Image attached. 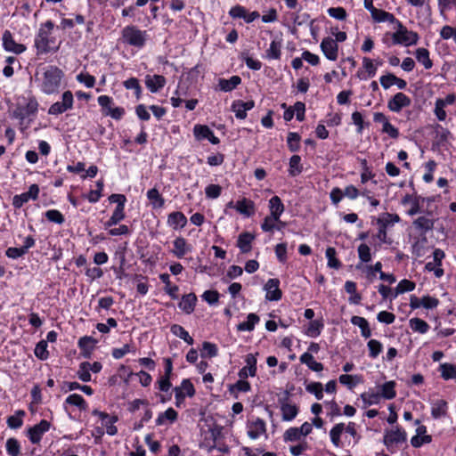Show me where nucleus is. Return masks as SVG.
<instances>
[{
    "label": "nucleus",
    "mask_w": 456,
    "mask_h": 456,
    "mask_svg": "<svg viewBox=\"0 0 456 456\" xmlns=\"http://www.w3.org/2000/svg\"><path fill=\"white\" fill-rule=\"evenodd\" d=\"M45 218L52 223L62 224L65 222L64 216L57 209H49L45 213Z\"/></svg>",
    "instance_id": "obj_49"
},
{
    "label": "nucleus",
    "mask_w": 456,
    "mask_h": 456,
    "mask_svg": "<svg viewBox=\"0 0 456 456\" xmlns=\"http://www.w3.org/2000/svg\"><path fill=\"white\" fill-rule=\"evenodd\" d=\"M281 43L280 41L273 40L269 49L266 51V56L269 59L279 60L281 58Z\"/></svg>",
    "instance_id": "obj_52"
},
{
    "label": "nucleus",
    "mask_w": 456,
    "mask_h": 456,
    "mask_svg": "<svg viewBox=\"0 0 456 456\" xmlns=\"http://www.w3.org/2000/svg\"><path fill=\"white\" fill-rule=\"evenodd\" d=\"M229 15L233 19H243L247 23L254 21L260 16L258 12H248L244 6L239 4L231 8Z\"/></svg>",
    "instance_id": "obj_12"
},
{
    "label": "nucleus",
    "mask_w": 456,
    "mask_h": 456,
    "mask_svg": "<svg viewBox=\"0 0 456 456\" xmlns=\"http://www.w3.org/2000/svg\"><path fill=\"white\" fill-rule=\"evenodd\" d=\"M47 341L45 340H40L35 347L34 354L35 355L42 361H45L48 359L49 357V352L47 350Z\"/></svg>",
    "instance_id": "obj_46"
},
{
    "label": "nucleus",
    "mask_w": 456,
    "mask_h": 456,
    "mask_svg": "<svg viewBox=\"0 0 456 456\" xmlns=\"http://www.w3.org/2000/svg\"><path fill=\"white\" fill-rule=\"evenodd\" d=\"M369 348V355L370 358H376L382 351L383 346L382 344L376 339L369 340L368 344Z\"/></svg>",
    "instance_id": "obj_63"
},
{
    "label": "nucleus",
    "mask_w": 456,
    "mask_h": 456,
    "mask_svg": "<svg viewBox=\"0 0 456 456\" xmlns=\"http://www.w3.org/2000/svg\"><path fill=\"white\" fill-rule=\"evenodd\" d=\"M98 340L91 336L81 337L77 341V346L80 354L85 358H90L94 351Z\"/></svg>",
    "instance_id": "obj_14"
},
{
    "label": "nucleus",
    "mask_w": 456,
    "mask_h": 456,
    "mask_svg": "<svg viewBox=\"0 0 456 456\" xmlns=\"http://www.w3.org/2000/svg\"><path fill=\"white\" fill-rule=\"evenodd\" d=\"M351 322L361 329V333L363 338H369L371 336L369 322L365 318L354 315L351 318Z\"/></svg>",
    "instance_id": "obj_36"
},
{
    "label": "nucleus",
    "mask_w": 456,
    "mask_h": 456,
    "mask_svg": "<svg viewBox=\"0 0 456 456\" xmlns=\"http://www.w3.org/2000/svg\"><path fill=\"white\" fill-rule=\"evenodd\" d=\"M345 430V424L344 423H338L336 424L330 432V436L332 444L336 447H339L341 445V440L340 436Z\"/></svg>",
    "instance_id": "obj_44"
},
{
    "label": "nucleus",
    "mask_w": 456,
    "mask_h": 456,
    "mask_svg": "<svg viewBox=\"0 0 456 456\" xmlns=\"http://www.w3.org/2000/svg\"><path fill=\"white\" fill-rule=\"evenodd\" d=\"M26 412L23 410H18L14 415L9 416L6 419L7 426L12 429H18L23 425V417Z\"/></svg>",
    "instance_id": "obj_38"
},
{
    "label": "nucleus",
    "mask_w": 456,
    "mask_h": 456,
    "mask_svg": "<svg viewBox=\"0 0 456 456\" xmlns=\"http://www.w3.org/2000/svg\"><path fill=\"white\" fill-rule=\"evenodd\" d=\"M159 280L165 284V292L172 298H178L179 287L177 285H172L170 281V276L168 273H160Z\"/></svg>",
    "instance_id": "obj_30"
},
{
    "label": "nucleus",
    "mask_w": 456,
    "mask_h": 456,
    "mask_svg": "<svg viewBox=\"0 0 456 456\" xmlns=\"http://www.w3.org/2000/svg\"><path fill=\"white\" fill-rule=\"evenodd\" d=\"M217 354L216 345L210 342H203L201 345V357H214Z\"/></svg>",
    "instance_id": "obj_61"
},
{
    "label": "nucleus",
    "mask_w": 456,
    "mask_h": 456,
    "mask_svg": "<svg viewBox=\"0 0 456 456\" xmlns=\"http://www.w3.org/2000/svg\"><path fill=\"white\" fill-rule=\"evenodd\" d=\"M38 110V102L36 97L31 96L28 99L24 106L19 107L15 111V117L23 120L30 116H35Z\"/></svg>",
    "instance_id": "obj_10"
},
{
    "label": "nucleus",
    "mask_w": 456,
    "mask_h": 456,
    "mask_svg": "<svg viewBox=\"0 0 456 456\" xmlns=\"http://www.w3.org/2000/svg\"><path fill=\"white\" fill-rule=\"evenodd\" d=\"M235 209L241 215L249 217L255 213V204L252 200L243 198L236 202Z\"/></svg>",
    "instance_id": "obj_25"
},
{
    "label": "nucleus",
    "mask_w": 456,
    "mask_h": 456,
    "mask_svg": "<svg viewBox=\"0 0 456 456\" xmlns=\"http://www.w3.org/2000/svg\"><path fill=\"white\" fill-rule=\"evenodd\" d=\"M122 40L125 44L142 49L147 41V31L141 30L134 25L126 26L121 31Z\"/></svg>",
    "instance_id": "obj_3"
},
{
    "label": "nucleus",
    "mask_w": 456,
    "mask_h": 456,
    "mask_svg": "<svg viewBox=\"0 0 456 456\" xmlns=\"http://www.w3.org/2000/svg\"><path fill=\"white\" fill-rule=\"evenodd\" d=\"M64 77L61 69L55 65H48L36 72L35 81L43 94L50 95L59 93Z\"/></svg>",
    "instance_id": "obj_1"
},
{
    "label": "nucleus",
    "mask_w": 456,
    "mask_h": 456,
    "mask_svg": "<svg viewBox=\"0 0 456 456\" xmlns=\"http://www.w3.org/2000/svg\"><path fill=\"white\" fill-rule=\"evenodd\" d=\"M442 377L444 379H456V366L450 363H444L440 366Z\"/></svg>",
    "instance_id": "obj_59"
},
{
    "label": "nucleus",
    "mask_w": 456,
    "mask_h": 456,
    "mask_svg": "<svg viewBox=\"0 0 456 456\" xmlns=\"http://www.w3.org/2000/svg\"><path fill=\"white\" fill-rule=\"evenodd\" d=\"M435 220L428 218L427 216H419L412 223L414 228L419 231L421 235H424L423 240L427 241L425 237L426 233L434 228Z\"/></svg>",
    "instance_id": "obj_20"
},
{
    "label": "nucleus",
    "mask_w": 456,
    "mask_h": 456,
    "mask_svg": "<svg viewBox=\"0 0 456 456\" xmlns=\"http://www.w3.org/2000/svg\"><path fill=\"white\" fill-rule=\"evenodd\" d=\"M178 414L177 412L172 408H168L164 412H160L156 419V425L157 426H162L165 425L167 420L173 423L177 419Z\"/></svg>",
    "instance_id": "obj_35"
},
{
    "label": "nucleus",
    "mask_w": 456,
    "mask_h": 456,
    "mask_svg": "<svg viewBox=\"0 0 456 456\" xmlns=\"http://www.w3.org/2000/svg\"><path fill=\"white\" fill-rule=\"evenodd\" d=\"M393 43L396 45H404L406 46L416 45L419 41V35L414 31H409L405 34L399 36L398 34H393Z\"/></svg>",
    "instance_id": "obj_19"
},
{
    "label": "nucleus",
    "mask_w": 456,
    "mask_h": 456,
    "mask_svg": "<svg viewBox=\"0 0 456 456\" xmlns=\"http://www.w3.org/2000/svg\"><path fill=\"white\" fill-rule=\"evenodd\" d=\"M307 392L314 394L317 400H322L323 397V387L320 382H311L305 387Z\"/></svg>",
    "instance_id": "obj_62"
},
{
    "label": "nucleus",
    "mask_w": 456,
    "mask_h": 456,
    "mask_svg": "<svg viewBox=\"0 0 456 456\" xmlns=\"http://www.w3.org/2000/svg\"><path fill=\"white\" fill-rule=\"evenodd\" d=\"M289 400V392H286L284 398H280L279 403H281V411L282 414V419L285 421H290L296 418L298 413V408L296 404H290L287 401Z\"/></svg>",
    "instance_id": "obj_17"
},
{
    "label": "nucleus",
    "mask_w": 456,
    "mask_h": 456,
    "mask_svg": "<svg viewBox=\"0 0 456 456\" xmlns=\"http://www.w3.org/2000/svg\"><path fill=\"white\" fill-rule=\"evenodd\" d=\"M167 225L174 230H178L183 228L187 224V218L183 213L180 211H175L168 215L167 216Z\"/></svg>",
    "instance_id": "obj_22"
},
{
    "label": "nucleus",
    "mask_w": 456,
    "mask_h": 456,
    "mask_svg": "<svg viewBox=\"0 0 456 456\" xmlns=\"http://www.w3.org/2000/svg\"><path fill=\"white\" fill-rule=\"evenodd\" d=\"M300 362L306 364L308 368L314 371L319 372L323 370L322 363L314 361V356L309 352L304 353L300 356Z\"/></svg>",
    "instance_id": "obj_37"
},
{
    "label": "nucleus",
    "mask_w": 456,
    "mask_h": 456,
    "mask_svg": "<svg viewBox=\"0 0 456 456\" xmlns=\"http://www.w3.org/2000/svg\"><path fill=\"white\" fill-rule=\"evenodd\" d=\"M410 327L415 332H419L420 334H425L429 330V325L427 322L420 318H412L410 320Z\"/></svg>",
    "instance_id": "obj_41"
},
{
    "label": "nucleus",
    "mask_w": 456,
    "mask_h": 456,
    "mask_svg": "<svg viewBox=\"0 0 456 456\" xmlns=\"http://www.w3.org/2000/svg\"><path fill=\"white\" fill-rule=\"evenodd\" d=\"M279 279L268 280L264 289L266 291L265 298L269 301H278L282 297V291L280 289Z\"/></svg>",
    "instance_id": "obj_16"
},
{
    "label": "nucleus",
    "mask_w": 456,
    "mask_h": 456,
    "mask_svg": "<svg viewBox=\"0 0 456 456\" xmlns=\"http://www.w3.org/2000/svg\"><path fill=\"white\" fill-rule=\"evenodd\" d=\"M320 46L328 60L336 61L338 59V45L333 38L330 37H324Z\"/></svg>",
    "instance_id": "obj_15"
},
{
    "label": "nucleus",
    "mask_w": 456,
    "mask_h": 456,
    "mask_svg": "<svg viewBox=\"0 0 456 456\" xmlns=\"http://www.w3.org/2000/svg\"><path fill=\"white\" fill-rule=\"evenodd\" d=\"M69 404L77 407L80 411H86L88 409V403L79 394H71L64 401V405Z\"/></svg>",
    "instance_id": "obj_31"
},
{
    "label": "nucleus",
    "mask_w": 456,
    "mask_h": 456,
    "mask_svg": "<svg viewBox=\"0 0 456 456\" xmlns=\"http://www.w3.org/2000/svg\"><path fill=\"white\" fill-rule=\"evenodd\" d=\"M241 83L240 77L234 75L229 79L220 78L218 80V86L224 92H231L235 89Z\"/></svg>",
    "instance_id": "obj_32"
},
{
    "label": "nucleus",
    "mask_w": 456,
    "mask_h": 456,
    "mask_svg": "<svg viewBox=\"0 0 456 456\" xmlns=\"http://www.w3.org/2000/svg\"><path fill=\"white\" fill-rule=\"evenodd\" d=\"M5 450L9 456H19L20 454V444L14 437L8 438L5 443Z\"/></svg>",
    "instance_id": "obj_43"
},
{
    "label": "nucleus",
    "mask_w": 456,
    "mask_h": 456,
    "mask_svg": "<svg viewBox=\"0 0 456 456\" xmlns=\"http://www.w3.org/2000/svg\"><path fill=\"white\" fill-rule=\"evenodd\" d=\"M2 40L3 47L6 52L13 53L15 54H20L24 53L27 49V47L24 45L15 42L12 32L8 29H6L3 33Z\"/></svg>",
    "instance_id": "obj_9"
},
{
    "label": "nucleus",
    "mask_w": 456,
    "mask_h": 456,
    "mask_svg": "<svg viewBox=\"0 0 456 456\" xmlns=\"http://www.w3.org/2000/svg\"><path fill=\"white\" fill-rule=\"evenodd\" d=\"M126 205L116 206L112 215L104 223V228L108 229L114 225H117L121 221H123L126 217L125 214Z\"/></svg>",
    "instance_id": "obj_24"
},
{
    "label": "nucleus",
    "mask_w": 456,
    "mask_h": 456,
    "mask_svg": "<svg viewBox=\"0 0 456 456\" xmlns=\"http://www.w3.org/2000/svg\"><path fill=\"white\" fill-rule=\"evenodd\" d=\"M326 256L330 267L338 269L341 266L340 261L336 258V249L334 248L330 247L326 249Z\"/></svg>",
    "instance_id": "obj_64"
},
{
    "label": "nucleus",
    "mask_w": 456,
    "mask_h": 456,
    "mask_svg": "<svg viewBox=\"0 0 456 456\" xmlns=\"http://www.w3.org/2000/svg\"><path fill=\"white\" fill-rule=\"evenodd\" d=\"M240 59L245 61L246 65L250 69L259 70L262 68V63L259 61L254 60L252 57H250L248 52H241L240 54Z\"/></svg>",
    "instance_id": "obj_50"
},
{
    "label": "nucleus",
    "mask_w": 456,
    "mask_h": 456,
    "mask_svg": "<svg viewBox=\"0 0 456 456\" xmlns=\"http://www.w3.org/2000/svg\"><path fill=\"white\" fill-rule=\"evenodd\" d=\"M97 102L104 116H110L115 120H120L126 114V110L123 107H113V98L109 95H100Z\"/></svg>",
    "instance_id": "obj_4"
},
{
    "label": "nucleus",
    "mask_w": 456,
    "mask_h": 456,
    "mask_svg": "<svg viewBox=\"0 0 456 456\" xmlns=\"http://www.w3.org/2000/svg\"><path fill=\"white\" fill-rule=\"evenodd\" d=\"M74 95L71 91L67 90L61 94V101L53 103L48 109V114L53 116L61 115L73 109Z\"/></svg>",
    "instance_id": "obj_5"
},
{
    "label": "nucleus",
    "mask_w": 456,
    "mask_h": 456,
    "mask_svg": "<svg viewBox=\"0 0 456 456\" xmlns=\"http://www.w3.org/2000/svg\"><path fill=\"white\" fill-rule=\"evenodd\" d=\"M395 381H388L383 384L381 387V397H384L386 399H393L394 397H395L396 393L395 390Z\"/></svg>",
    "instance_id": "obj_53"
},
{
    "label": "nucleus",
    "mask_w": 456,
    "mask_h": 456,
    "mask_svg": "<svg viewBox=\"0 0 456 456\" xmlns=\"http://www.w3.org/2000/svg\"><path fill=\"white\" fill-rule=\"evenodd\" d=\"M53 28L54 23L51 20L41 24V27L34 39V46L37 49V55L55 53L58 50V46H52V44L55 43V38L51 37Z\"/></svg>",
    "instance_id": "obj_2"
},
{
    "label": "nucleus",
    "mask_w": 456,
    "mask_h": 456,
    "mask_svg": "<svg viewBox=\"0 0 456 456\" xmlns=\"http://www.w3.org/2000/svg\"><path fill=\"white\" fill-rule=\"evenodd\" d=\"M270 216L274 220L280 221V216L284 211V205L278 196H273L269 200Z\"/></svg>",
    "instance_id": "obj_28"
},
{
    "label": "nucleus",
    "mask_w": 456,
    "mask_h": 456,
    "mask_svg": "<svg viewBox=\"0 0 456 456\" xmlns=\"http://www.w3.org/2000/svg\"><path fill=\"white\" fill-rule=\"evenodd\" d=\"M255 102L250 100L243 102L241 100H236L232 104V110L235 113V116L239 119H245L247 118V110H250L254 108Z\"/></svg>",
    "instance_id": "obj_18"
},
{
    "label": "nucleus",
    "mask_w": 456,
    "mask_h": 456,
    "mask_svg": "<svg viewBox=\"0 0 456 456\" xmlns=\"http://www.w3.org/2000/svg\"><path fill=\"white\" fill-rule=\"evenodd\" d=\"M251 386L248 381L240 379L235 384L230 385L229 391L233 394L234 392H248Z\"/></svg>",
    "instance_id": "obj_60"
},
{
    "label": "nucleus",
    "mask_w": 456,
    "mask_h": 456,
    "mask_svg": "<svg viewBox=\"0 0 456 456\" xmlns=\"http://www.w3.org/2000/svg\"><path fill=\"white\" fill-rule=\"evenodd\" d=\"M248 436L252 439L258 438L261 435L265 434V422L257 418L255 421L248 423Z\"/></svg>",
    "instance_id": "obj_21"
},
{
    "label": "nucleus",
    "mask_w": 456,
    "mask_h": 456,
    "mask_svg": "<svg viewBox=\"0 0 456 456\" xmlns=\"http://www.w3.org/2000/svg\"><path fill=\"white\" fill-rule=\"evenodd\" d=\"M122 84L126 89L134 91V95L136 100H140L142 98V88L138 78L132 77L125 80Z\"/></svg>",
    "instance_id": "obj_33"
},
{
    "label": "nucleus",
    "mask_w": 456,
    "mask_h": 456,
    "mask_svg": "<svg viewBox=\"0 0 456 456\" xmlns=\"http://www.w3.org/2000/svg\"><path fill=\"white\" fill-rule=\"evenodd\" d=\"M170 330L175 336L184 340L188 345L193 344V338L190 336L188 331L183 326L179 324H173L170 328Z\"/></svg>",
    "instance_id": "obj_40"
},
{
    "label": "nucleus",
    "mask_w": 456,
    "mask_h": 456,
    "mask_svg": "<svg viewBox=\"0 0 456 456\" xmlns=\"http://www.w3.org/2000/svg\"><path fill=\"white\" fill-rule=\"evenodd\" d=\"M407 439L406 432L400 427H396L395 430H387L384 436L383 443L389 450L394 444L404 443Z\"/></svg>",
    "instance_id": "obj_8"
},
{
    "label": "nucleus",
    "mask_w": 456,
    "mask_h": 456,
    "mask_svg": "<svg viewBox=\"0 0 456 456\" xmlns=\"http://www.w3.org/2000/svg\"><path fill=\"white\" fill-rule=\"evenodd\" d=\"M175 388H180V391L183 392L185 397H192L196 393L195 387L189 379H183L181 385L175 387Z\"/></svg>",
    "instance_id": "obj_56"
},
{
    "label": "nucleus",
    "mask_w": 456,
    "mask_h": 456,
    "mask_svg": "<svg viewBox=\"0 0 456 456\" xmlns=\"http://www.w3.org/2000/svg\"><path fill=\"white\" fill-rule=\"evenodd\" d=\"M197 297L193 293H190L182 297L178 304V307L186 314H191L196 305Z\"/></svg>",
    "instance_id": "obj_29"
},
{
    "label": "nucleus",
    "mask_w": 456,
    "mask_h": 456,
    "mask_svg": "<svg viewBox=\"0 0 456 456\" xmlns=\"http://www.w3.org/2000/svg\"><path fill=\"white\" fill-rule=\"evenodd\" d=\"M300 161H301V158L298 155H293L290 158L289 172L291 176H297V175H299L302 172L303 167L300 164Z\"/></svg>",
    "instance_id": "obj_47"
},
{
    "label": "nucleus",
    "mask_w": 456,
    "mask_h": 456,
    "mask_svg": "<svg viewBox=\"0 0 456 456\" xmlns=\"http://www.w3.org/2000/svg\"><path fill=\"white\" fill-rule=\"evenodd\" d=\"M411 100L403 93H397L387 102V108L393 112H400L403 108L409 107Z\"/></svg>",
    "instance_id": "obj_11"
},
{
    "label": "nucleus",
    "mask_w": 456,
    "mask_h": 456,
    "mask_svg": "<svg viewBox=\"0 0 456 456\" xmlns=\"http://www.w3.org/2000/svg\"><path fill=\"white\" fill-rule=\"evenodd\" d=\"M338 379L341 384L346 386L349 389L354 388L357 383L362 382V377L358 375L343 374Z\"/></svg>",
    "instance_id": "obj_48"
},
{
    "label": "nucleus",
    "mask_w": 456,
    "mask_h": 456,
    "mask_svg": "<svg viewBox=\"0 0 456 456\" xmlns=\"http://www.w3.org/2000/svg\"><path fill=\"white\" fill-rule=\"evenodd\" d=\"M259 322V317L256 314H249L248 315L247 322H243L238 324L237 330L240 331H251L254 330L255 325Z\"/></svg>",
    "instance_id": "obj_42"
},
{
    "label": "nucleus",
    "mask_w": 456,
    "mask_h": 456,
    "mask_svg": "<svg viewBox=\"0 0 456 456\" xmlns=\"http://www.w3.org/2000/svg\"><path fill=\"white\" fill-rule=\"evenodd\" d=\"M144 84L151 93L155 94L159 92L166 86L167 79L162 75L147 74L144 77Z\"/></svg>",
    "instance_id": "obj_13"
},
{
    "label": "nucleus",
    "mask_w": 456,
    "mask_h": 456,
    "mask_svg": "<svg viewBox=\"0 0 456 456\" xmlns=\"http://www.w3.org/2000/svg\"><path fill=\"white\" fill-rule=\"evenodd\" d=\"M135 348L130 344H125L120 348H113L111 351V355L114 359L119 360L123 358L128 353H134Z\"/></svg>",
    "instance_id": "obj_54"
},
{
    "label": "nucleus",
    "mask_w": 456,
    "mask_h": 456,
    "mask_svg": "<svg viewBox=\"0 0 456 456\" xmlns=\"http://www.w3.org/2000/svg\"><path fill=\"white\" fill-rule=\"evenodd\" d=\"M254 239L255 236L248 232H244L239 235L237 247L240 248L241 253L246 254L251 251L252 241Z\"/></svg>",
    "instance_id": "obj_23"
},
{
    "label": "nucleus",
    "mask_w": 456,
    "mask_h": 456,
    "mask_svg": "<svg viewBox=\"0 0 456 456\" xmlns=\"http://www.w3.org/2000/svg\"><path fill=\"white\" fill-rule=\"evenodd\" d=\"M147 199L153 209H159L165 206V199L156 188L150 189L146 193Z\"/></svg>",
    "instance_id": "obj_27"
},
{
    "label": "nucleus",
    "mask_w": 456,
    "mask_h": 456,
    "mask_svg": "<svg viewBox=\"0 0 456 456\" xmlns=\"http://www.w3.org/2000/svg\"><path fill=\"white\" fill-rule=\"evenodd\" d=\"M174 249L172 252L178 258H183L191 250L190 245L184 238L178 237L173 241Z\"/></svg>",
    "instance_id": "obj_26"
},
{
    "label": "nucleus",
    "mask_w": 456,
    "mask_h": 456,
    "mask_svg": "<svg viewBox=\"0 0 456 456\" xmlns=\"http://www.w3.org/2000/svg\"><path fill=\"white\" fill-rule=\"evenodd\" d=\"M415 283L411 281L406 279L402 280L395 288V293L394 297H397V295L407 291H411L415 289Z\"/></svg>",
    "instance_id": "obj_58"
},
{
    "label": "nucleus",
    "mask_w": 456,
    "mask_h": 456,
    "mask_svg": "<svg viewBox=\"0 0 456 456\" xmlns=\"http://www.w3.org/2000/svg\"><path fill=\"white\" fill-rule=\"evenodd\" d=\"M447 414V402L440 399L433 403L431 415L434 419L444 417Z\"/></svg>",
    "instance_id": "obj_34"
},
{
    "label": "nucleus",
    "mask_w": 456,
    "mask_h": 456,
    "mask_svg": "<svg viewBox=\"0 0 456 456\" xmlns=\"http://www.w3.org/2000/svg\"><path fill=\"white\" fill-rule=\"evenodd\" d=\"M92 415L98 417L102 420V424L106 428L108 435L115 436L118 434V428L114 425L118 420L117 415H110L109 413L101 411L97 409H94L92 411Z\"/></svg>",
    "instance_id": "obj_7"
},
{
    "label": "nucleus",
    "mask_w": 456,
    "mask_h": 456,
    "mask_svg": "<svg viewBox=\"0 0 456 456\" xmlns=\"http://www.w3.org/2000/svg\"><path fill=\"white\" fill-rule=\"evenodd\" d=\"M417 61L423 64L425 69H429L433 66V61L429 58V52L426 48H418L415 52Z\"/></svg>",
    "instance_id": "obj_39"
},
{
    "label": "nucleus",
    "mask_w": 456,
    "mask_h": 456,
    "mask_svg": "<svg viewBox=\"0 0 456 456\" xmlns=\"http://www.w3.org/2000/svg\"><path fill=\"white\" fill-rule=\"evenodd\" d=\"M51 428V423L46 419H41L39 423L28 428L26 436L33 444H39L43 436Z\"/></svg>",
    "instance_id": "obj_6"
},
{
    "label": "nucleus",
    "mask_w": 456,
    "mask_h": 456,
    "mask_svg": "<svg viewBox=\"0 0 456 456\" xmlns=\"http://www.w3.org/2000/svg\"><path fill=\"white\" fill-rule=\"evenodd\" d=\"M134 280L137 281V284H136L137 292L142 296L146 295L149 291V287H150L147 282L148 277L143 276L142 274H135L134 277Z\"/></svg>",
    "instance_id": "obj_45"
},
{
    "label": "nucleus",
    "mask_w": 456,
    "mask_h": 456,
    "mask_svg": "<svg viewBox=\"0 0 456 456\" xmlns=\"http://www.w3.org/2000/svg\"><path fill=\"white\" fill-rule=\"evenodd\" d=\"M87 366H89V362H81L77 372V378L83 382L91 381L92 376L90 373V370H88Z\"/></svg>",
    "instance_id": "obj_57"
},
{
    "label": "nucleus",
    "mask_w": 456,
    "mask_h": 456,
    "mask_svg": "<svg viewBox=\"0 0 456 456\" xmlns=\"http://www.w3.org/2000/svg\"><path fill=\"white\" fill-rule=\"evenodd\" d=\"M76 79L78 83L85 85L87 88H93L95 85V77L88 72H80Z\"/></svg>",
    "instance_id": "obj_55"
},
{
    "label": "nucleus",
    "mask_w": 456,
    "mask_h": 456,
    "mask_svg": "<svg viewBox=\"0 0 456 456\" xmlns=\"http://www.w3.org/2000/svg\"><path fill=\"white\" fill-rule=\"evenodd\" d=\"M300 140H301V137L297 133L289 132L288 134L287 143H288V147L291 152H296L299 150Z\"/></svg>",
    "instance_id": "obj_51"
}]
</instances>
